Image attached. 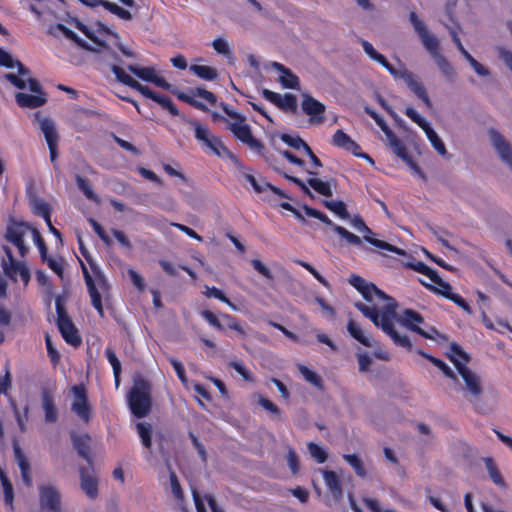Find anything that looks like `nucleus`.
Wrapping results in <instances>:
<instances>
[{"mask_svg": "<svg viewBox=\"0 0 512 512\" xmlns=\"http://www.w3.org/2000/svg\"><path fill=\"white\" fill-rule=\"evenodd\" d=\"M243 177L245 178V180L247 182L250 183V185L253 187V189L257 193H262V192H265L266 190H270L275 195H278L281 198L289 199L288 195L285 194L281 189L273 186L272 184L268 183L267 181H265L262 178H257L254 175H252L250 173H246V172L243 174Z\"/></svg>", "mask_w": 512, "mask_h": 512, "instance_id": "obj_23", "label": "nucleus"}, {"mask_svg": "<svg viewBox=\"0 0 512 512\" xmlns=\"http://www.w3.org/2000/svg\"><path fill=\"white\" fill-rule=\"evenodd\" d=\"M267 66L275 69L279 73L277 81L283 88L299 89V78L289 68L276 61L269 62Z\"/></svg>", "mask_w": 512, "mask_h": 512, "instance_id": "obj_20", "label": "nucleus"}, {"mask_svg": "<svg viewBox=\"0 0 512 512\" xmlns=\"http://www.w3.org/2000/svg\"><path fill=\"white\" fill-rule=\"evenodd\" d=\"M430 290L434 291L437 294H440L448 299V296L452 294V287L449 283L443 281L442 279H437V283L434 285H429L423 283Z\"/></svg>", "mask_w": 512, "mask_h": 512, "instance_id": "obj_50", "label": "nucleus"}, {"mask_svg": "<svg viewBox=\"0 0 512 512\" xmlns=\"http://www.w3.org/2000/svg\"><path fill=\"white\" fill-rule=\"evenodd\" d=\"M194 128L195 138L202 146L220 158H229L233 164L239 168H243L239 158L234 155L221 141V139L213 135L209 129L199 122H191Z\"/></svg>", "mask_w": 512, "mask_h": 512, "instance_id": "obj_6", "label": "nucleus"}, {"mask_svg": "<svg viewBox=\"0 0 512 512\" xmlns=\"http://www.w3.org/2000/svg\"><path fill=\"white\" fill-rule=\"evenodd\" d=\"M105 355H106L108 362L112 366L113 374L115 377V383H116V386H118L119 385V376L121 373V363H120L119 359L117 358L115 352L111 348H106Z\"/></svg>", "mask_w": 512, "mask_h": 512, "instance_id": "obj_45", "label": "nucleus"}, {"mask_svg": "<svg viewBox=\"0 0 512 512\" xmlns=\"http://www.w3.org/2000/svg\"><path fill=\"white\" fill-rule=\"evenodd\" d=\"M229 367L233 368L237 373H239L245 381L254 382V377L248 371V369L243 365L240 361H230L228 363Z\"/></svg>", "mask_w": 512, "mask_h": 512, "instance_id": "obj_56", "label": "nucleus"}, {"mask_svg": "<svg viewBox=\"0 0 512 512\" xmlns=\"http://www.w3.org/2000/svg\"><path fill=\"white\" fill-rule=\"evenodd\" d=\"M409 20L415 32L418 34L419 39L424 48L429 52L434 59L441 74L448 80H453L455 77V69L450 62L440 53L439 39L428 30L426 24L418 17L415 12H410Z\"/></svg>", "mask_w": 512, "mask_h": 512, "instance_id": "obj_3", "label": "nucleus"}, {"mask_svg": "<svg viewBox=\"0 0 512 512\" xmlns=\"http://www.w3.org/2000/svg\"><path fill=\"white\" fill-rule=\"evenodd\" d=\"M94 276L90 275L87 268L82 265V272L87 285L88 293L91 299L92 306L97 310L101 317H104V310L102 306V297L108 293L109 284L104 274L92 267Z\"/></svg>", "mask_w": 512, "mask_h": 512, "instance_id": "obj_7", "label": "nucleus"}, {"mask_svg": "<svg viewBox=\"0 0 512 512\" xmlns=\"http://www.w3.org/2000/svg\"><path fill=\"white\" fill-rule=\"evenodd\" d=\"M47 32L49 35H51L53 37H57L59 33H62L66 38L75 42L79 47H81L85 50H93L87 42H85L75 32L68 29L63 24L58 23V24L52 25L48 28Z\"/></svg>", "mask_w": 512, "mask_h": 512, "instance_id": "obj_25", "label": "nucleus"}, {"mask_svg": "<svg viewBox=\"0 0 512 512\" xmlns=\"http://www.w3.org/2000/svg\"><path fill=\"white\" fill-rule=\"evenodd\" d=\"M39 503L43 510L47 512L61 511V494L59 489L53 484H42L38 488Z\"/></svg>", "mask_w": 512, "mask_h": 512, "instance_id": "obj_13", "label": "nucleus"}, {"mask_svg": "<svg viewBox=\"0 0 512 512\" xmlns=\"http://www.w3.org/2000/svg\"><path fill=\"white\" fill-rule=\"evenodd\" d=\"M190 71L194 73L197 77L206 80L213 81L218 77V71L216 68L206 65H191L189 67Z\"/></svg>", "mask_w": 512, "mask_h": 512, "instance_id": "obj_35", "label": "nucleus"}, {"mask_svg": "<svg viewBox=\"0 0 512 512\" xmlns=\"http://www.w3.org/2000/svg\"><path fill=\"white\" fill-rule=\"evenodd\" d=\"M127 69L138 78L155 84L165 90H171L172 85L168 83L163 77L159 76L154 67H140L137 65H128Z\"/></svg>", "mask_w": 512, "mask_h": 512, "instance_id": "obj_15", "label": "nucleus"}, {"mask_svg": "<svg viewBox=\"0 0 512 512\" xmlns=\"http://www.w3.org/2000/svg\"><path fill=\"white\" fill-rule=\"evenodd\" d=\"M42 407L45 414V421L54 423L58 419V412L54 404V399L48 390L42 392Z\"/></svg>", "mask_w": 512, "mask_h": 512, "instance_id": "obj_34", "label": "nucleus"}, {"mask_svg": "<svg viewBox=\"0 0 512 512\" xmlns=\"http://www.w3.org/2000/svg\"><path fill=\"white\" fill-rule=\"evenodd\" d=\"M333 145L345 149L346 151L351 152L355 156L364 158L368 160L370 163H373L372 158L361 152L360 146L350 138L343 130H337L332 138Z\"/></svg>", "mask_w": 512, "mask_h": 512, "instance_id": "obj_18", "label": "nucleus"}, {"mask_svg": "<svg viewBox=\"0 0 512 512\" xmlns=\"http://www.w3.org/2000/svg\"><path fill=\"white\" fill-rule=\"evenodd\" d=\"M318 219L320 221H322L323 223H325L326 225H329L333 228V230L338 234L340 235L343 239H345L348 243L352 244V245H355V246H361L362 244V239L349 232L348 230H346L345 228L339 226V225H336L334 224L329 218L327 215H325L324 213H320V216L318 217Z\"/></svg>", "mask_w": 512, "mask_h": 512, "instance_id": "obj_27", "label": "nucleus"}, {"mask_svg": "<svg viewBox=\"0 0 512 512\" xmlns=\"http://www.w3.org/2000/svg\"><path fill=\"white\" fill-rule=\"evenodd\" d=\"M74 395V401L71 409L83 421L88 422L90 419V409L87 401V395L83 386H73L71 389Z\"/></svg>", "mask_w": 512, "mask_h": 512, "instance_id": "obj_17", "label": "nucleus"}, {"mask_svg": "<svg viewBox=\"0 0 512 512\" xmlns=\"http://www.w3.org/2000/svg\"><path fill=\"white\" fill-rule=\"evenodd\" d=\"M358 363H359V371L367 372L370 369L372 364V359L367 353H359L357 355Z\"/></svg>", "mask_w": 512, "mask_h": 512, "instance_id": "obj_64", "label": "nucleus"}, {"mask_svg": "<svg viewBox=\"0 0 512 512\" xmlns=\"http://www.w3.org/2000/svg\"><path fill=\"white\" fill-rule=\"evenodd\" d=\"M39 128L44 135L48 146L58 144L59 134L55 122L49 117H43L39 120Z\"/></svg>", "mask_w": 512, "mask_h": 512, "instance_id": "obj_28", "label": "nucleus"}, {"mask_svg": "<svg viewBox=\"0 0 512 512\" xmlns=\"http://www.w3.org/2000/svg\"><path fill=\"white\" fill-rule=\"evenodd\" d=\"M33 227L25 222H11L5 232V239L13 244L21 257H25L29 247L25 243V237L32 235Z\"/></svg>", "mask_w": 512, "mask_h": 512, "instance_id": "obj_9", "label": "nucleus"}, {"mask_svg": "<svg viewBox=\"0 0 512 512\" xmlns=\"http://www.w3.org/2000/svg\"><path fill=\"white\" fill-rule=\"evenodd\" d=\"M325 484L331 493L339 497L342 494V488L338 476L333 471L322 470Z\"/></svg>", "mask_w": 512, "mask_h": 512, "instance_id": "obj_36", "label": "nucleus"}, {"mask_svg": "<svg viewBox=\"0 0 512 512\" xmlns=\"http://www.w3.org/2000/svg\"><path fill=\"white\" fill-rule=\"evenodd\" d=\"M485 467L488 471L489 477L492 480V482L499 486V487H505L506 483L504 478L502 477L500 471L498 470L494 460L490 457L483 459Z\"/></svg>", "mask_w": 512, "mask_h": 512, "instance_id": "obj_37", "label": "nucleus"}, {"mask_svg": "<svg viewBox=\"0 0 512 512\" xmlns=\"http://www.w3.org/2000/svg\"><path fill=\"white\" fill-rule=\"evenodd\" d=\"M258 404L272 414H275L277 416L281 415V411L278 408V406L269 399L263 397L262 395H259L258 397Z\"/></svg>", "mask_w": 512, "mask_h": 512, "instance_id": "obj_60", "label": "nucleus"}, {"mask_svg": "<svg viewBox=\"0 0 512 512\" xmlns=\"http://www.w3.org/2000/svg\"><path fill=\"white\" fill-rule=\"evenodd\" d=\"M324 205L327 209L335 213L341 219H348L349 213L346 209V205L343 201L340 200H330L324 201Z\"/></svg>", "mask_w": 512, "mask_h": 512, "instance_id": "obj_43", "label": "nucleus"}, {"mask_svg": "<svg viewBox=\"0 0 512 512\" xmlns=\"http://www.w3.org/2000/svg\"><path fill=\"white\" fill-rule=\"evenodd\" d=\"M72 442L79 456L84 458L91 465L92 459L90 457V437L86 434L72 435Z\"/></svg>", "mask_w": 512, "mask_h": 512, "instance_id": "obj_33", "label": "nucleus"}, {"mask_svg": "<svg viewBox=\"0 0 512 512\" xmlns=\"http://www.w3.org/2000/svg\"><path fill=\"white\" fill-rule=\"evenodd\" d=\"M279 108L287 112H295L297 110V99L293 94H284Z\"/></svg>", "mask_w": 512, "mask_h": 512, "instance_id": "obj_55", "label": "nucleus"}, {"mask_svg": "<svg viewBox=\"0 0 512 512\" xmlns=\"http://www.w3.org/2000/svg\"><path fill=\"white\" fill-rule=\"evenodd\" d=\"M302 96L301 106L303 112L311 116L312 123H322L324 121L325 105L307 93H304Z\"/></svg>", "mask_w": 512, "mask_h": 512, "instance_id": "obj_19", "label": "nucleus"}, {"mask_svg": "<svg viewBox=\"0 0 512 512\" xmlns=\"http://www.w3.org/2000/svg\"><path fill=\"white\" fill-rule=\"evenodd\" d=\"M32 209L34 214L44 218L46 223H49L50 209L46 202L43 200L35 199L32 202Z\"/></svg>", "mask_w": 512, "mask_h": 512, "instance_id": "obj_52", "label": "nucleus"}, {"mask_svg": "<svg viewBox=\"0 0 512 512\" xmlns=\"http://www.w3.org/2000/svg\"><path fill=\"white\" fill-rule=\"evenodd\" d=\"M365 112L370 116L372 117L375 122L377 123V125L381 128V130L383 131V133L386 135L388 132L391 131V129L388 127L387 123L384 121V119L378 114L376 113L373 109H371L370 107H365Z\"/></svg>", "mask_w": 512, "mask_h": 512, "instance_id": "obj_59", "label": "nucleus"}, {"mask_svg": "<svg viewBox=\"0 0 512 512\" xmlns=\"http://www.w3.org/2000/svg\"><path fill=\"white\" fill-rule=\"evenodd\" d=\"M81 489L91 499L98 495V480L95 476L92 464L89 468L81 467L80 470Z\"/></svg>", "mask_w": 512, "mask_h": 512, "instance_id": "obj_21", "label": "nucleus"}, {"mask_svg": "<svg viewBox=\"0 0 512 512\" xmlns=\"http://www.w3.org/2000/svg\"><path fill=\"white\" fill-rule=\"evenodd\" d=\"M405 114L422 129L429 125L426 119L419 115L418 112L412 107H407L405 109Z\"/></svg>", "mask_w": 512, "mask_h": 512, "instance_id": "obj_57", "label": "nucleus"}, {"mask_svg": "<svg viewBox=\"0 0 512 512\" xmlns=\"http://www.w3.org/2000/svg\"><path fill=\"white\" fill-rule=\"evenodd\" d=\"M425 132L428 140L430 141L433 148L441 155L446 156L447 150L443 143V141L440 139V137L437 135V133L431 128L430 125L426 126V128L423 129Z\"/></svg>", "mask_w": 512, "mask_h": 512, "instance_id": "obj_38", "label": "nucleus"}, {"mask_svg": "<svg viewBox=\"0 0 512 512\" xmlns=\"http://www.w3.org/2000/svg\"><path fill=\"white\" fill-rule=\"evenodd\" d=\"M295 262L302 266L303 268H305L307 271H309L315 277V279H317L322 285L328 287L329 284L327 280L323 276H321L312 265L301 260H296Z\"/></svg>", "mask_w": 512, "mask_h": 512, "instance_id": "obj_61", "label": "nucleus"}, {"mask_svg": "<svg viewBox=\"0 0 512 512\" xmlns=\"http://www.w3.org/2000/svg\"><path fill=\"white\" fill-rule=\"evenodd\" d=\"M393 77L402 79L411 89V91L418 98H420L428 108L432 106L431 100L427 95L426 89L424 88L422 83L416 79L412 72L408 71L406 68L403 67L401 70H397V76Z\"/></svg>", "mask_w": 512, "mask_h": 512, "instance_id": "obj_16", "label": "nucleus"}, {"mask_svg": "<svg viewBox=\"0 0 512 512\" xmlns=\"http://www.w3.org/2000/svg\"><path fill=\"white\" fill-rule=\"evenodd\" d=\"M387 142L391 147L392 151L403 161H405L414 172L419 173V167L408 155L407 149L405 145L397 138V136L392 132H388L386 135Z\"/></svg>", "mask_w": 512, "mask_h": 512, "instance_id": "obj_22", "label": "nucleus"}, {"mask_svg": "<svg viewBox=\"0 0 512 512\" xmlns=\"http://www.w3.org/2000/svg\"><path fill=\"white\" fill-rule=\"evenodd\" d=\"M488 136L499 158L512 169V146L496 129H489Z\"/></svg>", "mask_w": 512, "mask_h": 512, "instance_id": "obj_14", "label": "nucleus"}, {"mask_svg": "<svg viewBox=\"0 0 512 512\" xmlns=\"http://www.w3.org/2000/svg\"><path fill=\"white\" fill-rule=\"evenodd\" d=\"M57 326L64 340L72 346L81 344V337L78 330L65 312L59 300L56 301Z\"/></svg>", "mask_w": 512, "mask_h": 512, "instance_id": "obj_11", "label": "nucleus"}, {"mask_svg": "<svg viewBox=\"0 0 512 512\" xmlns=\"http://www.w3.org/2000/svg\"><path fill=\"white\" fill-rule=\"evenodd\" d=\"M0 483L3 488V494H4V501L7 505L10 507L13 506V500H14V493H13V487L8 479L7 475L3 470L0 469Z\"/></svg>", "mask_w": 512, "mask_h": 512, "instance_id": "obj_41", "label": "nucleus"}, {"mask_svg": "<svg viewBox=\"0 0 512 512\" xmlns=\"http://www.w3.org/2000/svg\"><path fill=\"white\" fill-rule=\"evenodd\" d=\"M101 6L123 20L132 19V14L128 10L120 7L119 5L113 2L105 0L104 2H101Z\"/></svg>", "mask_w": 512, "mask_h": 512, "instance_id": "obj_44", "label": "nucleus"}, {"mask_svg": "<svg viewBox=\"0 0 512 512\" xmlns=\"http://www.w3.org/2000/svg\"><path fill=\"white\" fill-rule=\"evenodd\" d=\"M360 233L363 234V240L372 244L373 246L379 248V249H382V250H385V251H388V252H393V253H396L398 255H406V251L401 249V248H398L396 246H393L385 241H382V240H379V239H376V238H373L371 235L373 234L372 230L368 227V231H360Z\"/></svg>", "mask_w": 512, "mask_h": 512, "instance_id": "obj_32", "label": "nucleus"}, {"mask_svg": "<svg viewBox=\"0 0 512 512\" xmlns=\"http://www.w3.org/2000/svg\"><path fill=\"white\" fill-rule=\"evenodd\" d=\"M360 43L367 56L383 66L392 76H397V69H395L386 59L384 55L379 53L373 45L367 40L361 39Z\"/></svg>", "mask_w": 512, "mask_h": 512, "instance_id": "obj_24", "label": "nucleus"}, {"mask_svg": "<svg viewBox=\"0 0 512 512\" xmlns=\"http://www.w3.org/2000/svg\"><path fill=\"white\" fill-rule=\"evenodd\" d=\"M151 383L141 375L133 378V385L128 393V404L132 414L137 418L146 417L152 408Z\"/></svg>", "mask_w": 512, "mask_h": 512, "instance_id": "obj_5", "label": "nucleus"}, {"mask_svg": "<svg viewBox=\"0 0 512 512\" xmlns=\"http://www.w3.org/2000/svg\"><path fill=\"white\" fill-rule=\"evenodd\" d=\"M308 184L319 194L330 197L333 195L332 189L328 182L312 177L308 179Z\"/></svg>", "mask_w": 512, "mask_h": 512, "instance_id": "obj_46", "label": "nucleus"}, {"mask_svg": "<svg viewBox=\"0 0 512 512\" xmlns=\"http://www.w3.org/2000/svg\"><path fill=\"white\" fill-rule=\"evenodd\" d=\"M308 451L318 463H324L327 460V452L318 444L313 442L308 443Z\"/></svg>", "mask_w": 512, "mask_h": 512, "instance_id": "obj_53", "label": "nucleus"}, {"mask_svg": "<svg viewBox=\"0 0 512 512\" xmlns=\"http://www.w3.org/2000/svg\"><path fill=\"white\" fill-rule=\"evenodd\" d=\"M298 369L307 382L317 387L321 386V378L314 371L304 365H299Z\"/></svg>", "mask_w": 512, "mask_h": 512, "instance_id": "obj_54", "label": "nucleus"}, {"mask_svg": "<svg viewBox=\"0 0 512 512\" xmlns=\"http://www.w3.org/2000/svg\"><path fill=\"white\" fill-rule=\"evenodd\" d=\"M347 331L362 345L366 347H373L375 345L374 340L369 335L365 334L361 326L352 319H350L347 323Z\"/></svg>", "mask_w": 512, "mask_h": 512, "instance_id": "obj_31", "label": "nucleus"}, {"mask_svg": "<svg viewBox=\"0 0 512 512\" xmlns=\"http://www.w3.org/2000/svg\"><path fill=\"white\" fill-rule=\"evenodd\" d=\"M98 46V49L91 46V48L93 49L91 51L97 53L101 61L109 65L112 71L114 67H120L118 64L120 62V59L114 50L104 45L101 41L100 44H98Z\"/></svg>", "mask_w": 512, "mask_h": 512, "instance_id": "obj_30", "label": "nucleus"}, {"mask_svg": "<svg viewBox=\"0 0 512 512\" xmlns=\"http://www.w3.org/2000/svg\"><path fill=\"white\" fill-rule=\"evenodd\" d=\"M212 47L214 48V50L217 53L224 55L228 59H233L234 58L232 50H231V48L229 46V43H228V41L225 38H223V37L216 38L212 42Z\"/></svg>", "mask_w": 512, "mask_h": 512, "instance_id": "obj_47", "label": "nucleus"}, {"mask_svg": "<svg viewBox=\"0 0 512 512\" xmlns=\"http://www.w3.org/2000/svg\"><path fill=\"white\" fill-rule=\"evenodd\" d=\"M3 250L7 259L2 261V269L7 277L13 281H17V274H19L24 284H28L30 280V272L24 262L16 261L13 257L12 251L8 246H3Z\"/></svg>", "mask_w": 512, "mask_h": 512, "instance_id": "obj_12", "label": "nucleus"}, {"mask_svg": "<svg viewBox=\"0 0 512 512\" xmlns=\"http://www.w3.org/2000/svg\"><path fill=\"white\" fill-rule=\"evenodd\" d=\"M137 432L139 437L141 438V442L143 446L147 449L151 448V434H152V426L147 422H138L136 424Z\"/></svg>", "mask_w": 512, "mask_h": 512, "instance_id": "obj_42", "label": "nucleus"}, {"mask_svg": "<svg viewBox=\"0 0 512 512\" xmlns=\"http://www.w3.org/2000/svg\"><path fill=\"white\" fill-rule=\"evenodd\" d=\"M31 236L33 238L35 245L39 249L42 259L46 260L47 259V248H46L45 242H44L43 238L41 237L39 231L36 228H34Z\"/></svg>", "mask_w": 512, "mask_h": 512, "instance_id": "obj_58", "label": "nucleus"}, {"mask_svg": "<svg viewBox=\"0 0 512 512\" xmlns=\"http://www.w3.org/2000/svg\"><path fill=\"white\" fill-rule=\"evenodd\" d=\"M425 358L428 359L431 363H433L437 368H439L443 374L451 379L453 382L456 380L457 373H455L451 367H449L445 362L442 360L432 356V355H425Z\"/></svg>", "mask_w": 512, "mask_h": 512, "instance_id": "obj_48", "label": "nucleus"}, {"mask_svg": "<svg viewBox=\"0 0 512 512\" xmlns=\"http://www.w3.org/2000/svg\"><path fill=\"white\" fill-rule=\"evenodd\" d=\"M78 189L86 196L87 199L94 201L96 203L100 202V198L93 191L89 182L80 175H76L75 177Z\"/></svg>", "mask_w": 512, "mask_h": 512, "instance_id": "obj_40", "label": "nucleus"}, {"mask_svg": "<svg viewBox=\"0 0 512 512\" xmlns=\"http://www.w3.org/2000/svg\"><path fill=\"white\" fill-rule=\"evenodd\" d=\"M251 264H252L253 268L257 272H259L262 276H264L265 278H267L269 280L273 279L271 271L260 260L253 259L251 261Z\"/></svg>", "mask_w": 512, "mask_h": 512, "instance_id": "obj_63", "label": "nucleus"}, {"mask_svg": "<svg viewBox=\"0 0 512 512\" xmlns=\"http://www.w3.org/2000/svg\"><path fill=\"white\" fill-rule=\"evenodd\" d=\"M349 283L371 304L366 305L362 302H356L355 307L370 319L376 327L386 333L396 345L412 350L413 346L409 337L399 334L394 327V322L397 321L402 326L417 333L419 331L417 329L421 328L419 325L424 323L423 317L412 309H405L402 315L397 316V302L379 290L373 283L367 282L358 275H352L349 278Z\"/></svg>", "mask_w": 512, "mask_h": 512, "instance_id": "obj_1", "label": "nucleus"}, {"mask_svg": "<svg viewBox=\"0 0 512 512\" xmlns=\"http://www.w3.org/2000/svg\"><path fill=\"white\" fill-rule=\"evenodd\" d=\"M447 356L457 370V377L453 383L454 389L462 392L470 402L478 400L484 391L483 382L480 375L467 366L470 361L469 355L458 344L453 343Z\"/></svg>", "mask_w": 512, "mask_h": 512, "instance_id": "obj_2", "label": "nucleus"}, {"mask_svg": "<svg viewBox=\"0 0 512 512\" xmlns=\"http://www.w3.org/2000/svg\"><path fill=\"white\" fill-rule=\"evenodd\" d=\"M4 78L16 88L20 90L28 88L31 92V94L26 92L16 93L15 100L20 107L34 109L43 106L47 102L46 93L36 79L30 76L21 78L13 73L5 74Z\"/></svg>", "mask_w": 512, "mask_h": 512, "instance_id": "obj_4", "label": "nucleus"}, {"mask_svg": "<svg viewBox=\"0 0 512 512\" xmlns=\"http://www.w3.org/2000/svg\"><path fill=\"white\" fill-rule=\"evenodd\" d=\"M113 73L120 83L140 92L143 96L152 99L153 101L160 104L164 109L168 110L172 115L176 116L179 114L178 109L171 101L170 98L165 96H160L153 92L147 86L142 85L137 80H135L132 76L127 74L122 67H114Z\"/></svg>", "mask_w": 512, "mask_h": 512, "instance_id": "obj_8", "label": "nucleus"}, {"mask_svg": "<svg viewBox=\"0 0 512 512\" xmlns=\"http://www.w3.org/2000/svg\"><path fill=\"white\" fill-rule=\"evenodd\" d=\"M14 456L15 460L17 462V465L21 472V477L23 482L30 487L32 485V478L30 474V464L22 452L21 448L18 445H15L14 448Z\"/></svg>", "mask_w": 512, "mask_h": 512, "instance_id": "obj_29", "label": "nucleus"}, {"mask_svg": "<svg viewBox=\"0 0 512 512\" xmlns=\"http://www.w3.org/2000/svg\"><path fill=\"white\" fill-rule=\"evenodd\" d=\"M343 459L353 468L356 475L361 478L367 476V472L362 459L356 454H344Z\"/></svg>", "mask_w": 512, "mask_h": 512, "instance_id": "obj_39", "label": "nucleus"}, {"mask_svg": "<svg viewBox=\"0 0 512 512\" xmlns=\"http://www.w3.org/2000/svg\"><path fill=\"white\" fill-rule=\"evenodd\" d=\"M280 139L285 143L287 144L288 146L296 149V150H301L303 149V151H305L308 147V144L302 140L299 136H292V135H289V134H282L280 136Z\"/></svg>", "mask_w": 512, "mask_h": 512, "instance_id": "obj_49", "label": "nucleus"}, {"mask_svg": "<svg viewBox=\"0 0 512 512\" xmlns=\"http://www.w3.org/2000/svg\"><path fill=\"white\" fill-rule=\"evenodd\" d=\"M228 126L233 135L242 143L246 144L251 150L262 154L264 150L263 143L254 138L250 126L246 123L245 117L228 122Z\"/></svg>", "mask_w": 512, "mask_h": 512, "instance_id": "obj_10", "label": "nucleus"}, {"mask_svg": "<svg viewBox=\"0 0 512 512\" xmlns=\"http://www.w3.org/2000/svg\"><path fill=\"white\" fill-rule=\"evenodd\" d=\"M170 486H171V491H172L174 497L177 500H181L183 497V492H182L180 483L178 481V478H177L175 472H173V471L170 473Z\"/></svg>", "mask_w": 512, "mask_h": 512, "instance_id": "obj_62", "label": "nucleus"}, {"mask_svg": "<svg viewBox=\"0 0 512 512\" xmlns=\"http://www.w3.org/2000/svg\"><path fill=\"white\" fill-rule=\"evenodd\" d=\"M0 66L8 69L17 68V76L21 78H26L30 75V71L27 67L2 48H0Z\"/></svg>", "mask_w": 512, "mask_h": 512, "instance_id": "obj_26", "label": "nucleus"}, {"mask_svg": "<svg viewBox=\"0 0 512 512\" xmlns=\"http://www.w3.org/2000/svg\"><path fill=\"white\" fill-rule=\"evenodd\" d=\"M205 292L204 295L207 297H213L216 298L223 303L227 304L229 307H231L233 310H237L236 306L224 295V293L216 288V287H209L205 286Z\"/></svg>", "mask_w": 512, "mask_h": 512, "instance_id": "obj_51", "label": "nucleus"}]
</instances>
